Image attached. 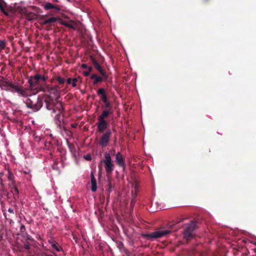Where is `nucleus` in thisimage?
Wrapping results in <instances>:
<instances>
[{"label":"nucleus","mask_w":256,"mask_h":256,"mask_svg":"<svg viewBox=\"0 0 256 256\" xmlns=\"http://www.w3.org/2000/svg\"><path fill=\"white\" fill-rule=\"evenodd\" d=\"M31 96L26 97V98L24 100V102L28 108L31 109L34 112L40 110L42 108L44 102L45 107L48 110H54V108L56 106L60 110L62 109V102L58 100L59 98L58 97L48 95L47 93L40 94L37 97L32 98Z\"/></svg>","instance_id":"nucleus-1"},{"label":"nucleus","mask_w":256,"mask_h":256,"mask_svg":"<svg viewBox=\"0 0 256 256\" xmlns=\"http://www.w3.org/2000/svg\"><path fill=\"white\" fill-rule=\"evenodd\" d=\"M48 77L39 74H36L30 76L28 80L29 84L28 92L31 94L36 95L40 92H42L44 94H48V95L59 98L60 94L58 92V86L52 87L46 84Z\"/></svg>","instance_id":"nucleus-2"},{"label":"nucleus","mask_w":256,"mask_h":256,"mask_svg":"<svg viewBox=\"0 0 256 256\" xmlns=\"http://www.w3.org/2000/svg\"><path fill=\"white\" fill-rule=\"evenodd\" d=\"M8 91L16 92L20 96L24 98L31 96V94L30 93L27 88L20 86L19 84L16 82L12 84L10 82Z\"/></svg>","instance_id":"nucleus-3"},{"label":"nucleus","mask_w":256,"mask_h":256,"mask_svg":"<svg viewBox=\"0 0 256 256\" xmlns=\"http://www.w3.org/2000/svg\"><path fill=\"white\" fill-rule=\"evenodd\" d=\"M112 134V132L111 130L108 129L100 136L98 144L102 148H106L108 145Z\"/></svg>","instance_id":"nucleus-4"},{"label":"nucleus","mask_w":256,"mask_h":256,"mask_svg":"<svg viewBox=\"0 0 256 256\" xmlns=\"http://www.w3.org/2000/svg\"><path fill=\"white\" fill-rule=\"evenodd\" d=\"M62 110H60L59 108H56V106H54V110H52V113H56V110L58 111V114L54 117V120H55V122L56 124L58 125V126H60L61 124V121L62 120V117L61 115V113L64 111V108H63V106H62Z\"/></svg>","instance_id":"nucleus-5"},{"label":"nucleus","mask_w":256,"mask_h":256,"mask_svg":"<svg viewBox=\"0 0 256 256\" xmlns=\"http://www.w3.org/2000/svg\"><path fill=\"white\" fill-rule=\"evenodd\" d=\"M170 232L168 230H161L150 234L148 236L151 238H159L164 236Z\"/></svg>","instance_id":"nucleus-6"},{"label":"nucleus","mask_w":256,"mask_h":256,"mask_svg":"<svg viewBox=\"0 0 256 256\" xmlns=\"http://www.w3.org/2000/svg\"><path fill=\"white\" fill-rule=\"evenodd\" d=\"M97 128L99 132H104L108 126V122L106 120H98Z\"/></svg>","instance_id":"nucleus-7"},{"label":"nucleus","mask_w":256,"mask_h":256,"mask_svg":"<svg viewBox=\"0 0 256 256\" xmlns=\"http://www.w3.org/2000/svg\"><path fill=\"white\" fill-rule=\"evenodd\" d=\"M94 67L96 69V70L99 72V73L102 76V77L105 79L107 80L108 75L106 74L105 70L100 66L99 63L98 62H94Z\"/></svg>","instance_id":"nucleus-8"},{"label":"nucleus","mask_w":256,"mask_h":256,"mask_svg":"<svg viewBox=\"0 0 256 256\" xmlns=\"http://www.w3.org/2000/svg\"><path fill=\"white\" fill-rule=\"evenodd\" d=\"M101 114L98 117V120H106V119L110 116L112 114L113 110H104Z\"/></svg>","instance_id":"nucleus-9"},{"label":"nucleus","mask_w":256,"mask_h":256,"mask_svg":"<svg viewBox=\"0 0 256 256\" xmlns=\"http://www.w3.org/2000/svg\"><path fill=\"white\" fill-rule=\"evenodd\" d=\"M90 78L93 80V84L96 85L98 83H100L102 82L103 80H106L102 76H99L96 74H94L90 75Z\"/></svg>","instance_id":"nucleus-10"},{"label":"nucleus","mask_w":256,"mask_h":256,"mask_svg":"<svg viewBox=\"0 0 256 256\" xmlns=\"http://www.w3.org/2000/svg\"><path fill=\"white\" fill-rule=\"evenodd\" d=\"M44 8L46 10L52 9L54 12H58L60 10V6L58 5L54 4L50 2H48L44 4Z\"/></svg>","instance_id":"nucleus-11"},{"label":"nucleus","mask_w":256,"mask_h":256,"mask_svg":"<svg viewBox=\"0 0 256 256\" xmlns=\"http://www.w3.org/2000/svg\"><path fill=\"white\" fill-rule=\"evenodd\" d=\"M10 81L7 79L2 77V79L0 80V87L6 90H8V84Z\"/></svg>","instance_id":"nucleus-12"},{"label":"nucleus","mask_w":256,"mask_h":256,"mask_svg":"<svg viewBox=\"0 0 256 256\" xmlns=\"http://www.w3.org/2000/svg\"><path fill=\"white\" fill-rule=\"evenodd\" d=\"M97 94L100 96L102 100L108 99V96L106 90L104 88H100L97 90Z\"/></svg>","instance_id":"nucleus-13"},{"label":"nucleus","mask_w":256,"mask_h":256,"mask_svg":"<svg viewBox=\"0 0 256 256\" xmlns=\"http://www.w3.org/2000/svg\"><path fill=\"white\" fill-rule=\"evenodd\" d=\"M60 23L62 25H63L66 27L70 28L72 30H74L76 28V26H75L76 24L72 20H70V21L62 20V21H61Z\"/></svg>","instance_id":"nucleus-14"},{"label":"nucleus","mask_w":256,"mask_h":256,"mask_svg":"<svg viewBox=\"0 0 256 256\" xmlns=\"http://www.w3.org/2000/svg\"><path fill=\"white\" fill-rule=\"evenodd\" d=\"M102 102L103 104L101 106L102 109L113 110L112 106L110 102L108 100V98L102 100Z\"/></svg>","instance_id":"nucleus-15"},{"label":"nucleus","mask_w":256,"mask_h":256,"mask_svg":"<svg viewBox=\"0 0 256 256\" xmlns=\"http://www.w3.org/2000/svg\"><path fill=\"white\" fill-rule=\"evenodd\" d=\"M90 178H91V190H92V192H95L96 190L97 186H96V180H95L93 172H91Z\"/></svg>","instance_id":"nucleus-16"},{"label":"nucleus","mask_w":256,"mask_h":256,"mask_svg":"<svg viewBox=\"0 0 256 256\" xmlns=\"http://www.w3.org/2000/svg\"><path fill=\"white\" fill-rule=\"evenodd\" d=\"M58 20V18L55 17H51L47 19L44 20L43 24H52Z\"/></svg>","instance_id":"nucleus-17"},{"label":"nucleus","mask_w":256,"mask_h":256,"mask_svg":"<svg viewBox=\"0 0 256 256\" xmlns=\"http://www.w3.org/2000/svg\"><path fill=\"white\" fill-rule=\"evenodd\" d=\"M24 15L28 20H32L36 18V15L33 12L26 13Z\"/></svg>","instance_id":"nucleus-18"},{"label":"nucleus","mask_w":256,"mask_h":256,"mask_svg":"<svg viewBox=\"0 0 256 256\" xmlns=\"http://www.w3.org/2000/svg\"><path fill=\"white\" fill-rule=\"evenodd\" d=\"M105 162H106V171L108 172L111 171L112 170V161H105Z\"/></svg>","instance_id":"nucleus-19"},{"label":"nucleus","mask_w":256,"mask_h":256,"mask_svg":"<svg viewBox=\"0 0 256 256\" xmlns=\"http://www.w3.org/2000/svg\"><path fill=\"white\" fill-rule=\"evenodd\" d=\"M52 246L54 248L57 252H60L62 250V248L57 244L54 242H50Z\"/></svg>","instance_id":"nucleus-20"},{"label":"nucleus","mask_w":256,"mask_h":256,"mask_svg":"<svg viewBox=\"0 0 256 256\" xmlns=\"http://www.w3.org/2000/svg\"><path fill=\"white\" fill-rule=\"evenodd\" d=\"M130 185H131V188H134V192H136V190L138 188V184L136 180H134L133 183H132L130 184Z\"/></svg>","instance_id":"nucleus-21"},{"label":"nucleus","mask_w":256,"mask_h":256,"mask_svg":"<svg viewBox=\"0 0 256 256\" xmlns=\"http://www.w3.org/2000/svg\"><path fill=\"white\" fill-rule=\"evenodd\" d=\"M92 66H89L88 68V70L87 71H84V75L85 76H88L90 75V72L92 71Z\"/></svg>","instance_id":"nucleus-22"},{"label":"nucleus","mask_w":256,"mask_h":256,"mask_svg":"<svg viewBox=\"0 0 256 256\" xmlns=\"http://www.w3.org/2000/svg\"><path fill=\"white\" fill-rule=\"evenodd\" d=\"M7 6L6 4H6H3L1 8H0V10L2 11V12L4 13V14L6 16H8V12H6L5 10V7Z\"/></svg>","instance_id":"nucleus-23"},{"label":"nucleus","mask_w":256,"mask_h":256,"mask_svg":"<svg viewBox=\"0 0 256 256\" xmlns=\"http://www.w3.org/2000/svg\"><path fill=\"white\" fill-rule=\"evenodd\" d=\"M6 46V41L4 40H0V49L4 50Z\"/></svg>","instance_id":"nucleus-24"},{"label":"nucleus","mask_w":256,"mask_h":256,"mask_svg":"<svg viewBox=\"0 0 256 256\" xmlns=\"http://www.w3.org/2000/svg\"><path fill=\"white\" fill-rule=\"evenodd\" d=\"M113 151H110V153H106L105 154V160H111L110 154H113Z\"/></svg>","instance_id":"nucleus-25"},{"label":"nucleus","mask_w":256,"mask_h":256,"mask_svg":"<svg viewBox=\"0 0 256 256\" xmlns=\"http://www.w3.org/2000/svg\"><path fill=\"white\" fill-rule=\"evenodd\" d=\"M56 80L58 82V83L60 84H64V82H65V79L60 76H58L56 78Z\"/></svg>","instance_id":"nucleus-26"},{"label":"nucleus","mask_w":256,"mask_h":256,"mask_svg":"<svg viewBox=\"0 0 256 256\" xmlns=\"http://www.w3.org/2000/svg\"><path fill=\"white\" fill-rule=\"evenodd\" d=\"M5 171H7L8 173V178L10 180V181H12L13 180V179H14V176L13 174L10 172V170L8 169L7 170H5Z\"/></svg>","instance_id":"nucleus-27"},{"label":"nucleus","mask_w":256,"mask_h":256,"mask_svg":"<svg viewBox=\"0 0 256 256\" xmlns=\"http://www.w3.org/2000/svg\"><path fill=\"white\" fill-rule=\"evenodd\" d=\"M78 82V80L76 78L72 79V86L73 87H75L76 86V82Z\"/></svg>","instance_id":"nucleus-28"},{"label":"nucleus","mask_w":256,"mask_h":256,"mask_svg":"<svg viewBox=\"0 0 256 256\" xmlns=\"http://www.w3.org/2000/svg\"><path fill=\"white\" fill-rule=\"evenodd\" d=\"M116 160H122V156L119 152L116 154Z\"/></svg>","instance_id":"nucleus-29"},{"label":"nucleus","mask_w":256,"mask_h":256,"mask_svg":"<svg viewBox=\"0 0 256 256\" xmlns=\"http://www.w3.org/2000/svg\"><path fill=\"white\" fill-rule=\"evenodd\" d=\"M90 60H91L92 62V63L93 65L94 64V62H98V61L92 56H90Z\"/></svg>","instance_id":"nucleus-30"},{"label":"nucleus","mask_w":256,"mask_h":256,"mask_svg":"<svg viewBox=\"0 0 256 256\" xmlns=\"http://www.w3.org/2000/svg\"><path fill=\"white\" fill-rule=\"evenodd\" d=\"M69 148L70 151L72 152H73V150H75V148L72 144H69Z\"/></svg>","instance_id":"nucleus-31"},{"label":"nucleus","mask_w":256,"mask_h":256,"mask_svg":"<svg viewBox=\"0 0 256 256\" xmlns=\"http://www.w3.org/2000/svg\"><path fill=\"white\" fill-rule=\"evenodd\" d=\"M86 160H91V156L90 154H87L86 156H84Z\"/></svg>","instance_id":"nucleus-32"},{"label":"nucleus","mask_w":256,"mask_h":256,"mask_svg":"<svg viewBox=\"0 0 256 256\" xmlns=\"http://www.w3.org/2000/svg\"><path fill=\"white\" fill-rule=\"evenodd\" d=\"M3 4H6V2L4 0H0V9Z\"/></svg>","instance_id":"nucleus-33"},{"label":"nucleus","mask_w":256,"mask_h":256,"mask_svg":"<svg viewBox=\"0 0 256 256\" xmlns=\"http://www.w3.org/2000/svg\"><path fill=\"white\" fill-rule=\"evenodd\" d=\"M14 194H18V190L16 187L14 186Z\"/></svg>","instance_id":"nucleus-34"},{"label":"nucleus","mask_w":256,"mask_h":256,"mask_svg":"<svg viewBox=\"0 0 256 256\" xmlns=\"http://www.w3.org/2000/svg\"><path fill=\"white\" fill-rule=\"evenodd\" d=\"M184 236L186 237H190V234H189L188 230H186L184 232Z\"/></svg>","instance_id":"nucleus-35"},{"label":"nucleus","mask_w":256,"mask_h":256,"mask_svg":"<svg viewBox=\"0 0 256 256\" xmlns=\"http://www.w3.org/2000/svg\"><path fill=\"white\" fill-rule=\"evenodd\" d=\"M72 79L70 78H69L67 80V83L68 84H70L72 83Z\"/></svg>","instance_id":"nucleus-36"},{"label":"nucleus","mask_w":256,"mask_h":256,"mask_svg":"<svg viewBox=\"0 0 256 256\" xmlns=\"http://www.w3.org/2000/svg\"><path fill=\"white\" fill-rule=\"evenodd\" d=\"M82 68H88V66L86 64H82Z\"/></svg>","instance_id":"nucleus-37"},{"label":"nucleus","mask_w":256,"mask_h":256,"mask_svg":"<svg viewBox=\"0 0 256 256\" xmlns=\"http://www.w3.org/2000/svg\"><path fill=\"white\" fill-rule=\"evenodd\" d=\"M118 162L120 166H122L124 164V161L120 160V161H118Z\"/></svg>","instance_id":"nucleus-38"},{"label":"nucleus","mask_w":256,"mask_h":256,"mask_svg":"<svg viewBox=\"0 0 256 256\" xmlns=\"http://www.w3.org/2000/svg\"><path fill=\"white\" fill-rule=\"evenodd\" d=\"M8 212H10V213H12L13 212V210L12 208H9L8 210Z\"/></svg>","instance_id":"nucleus-39"}]
</instances>
